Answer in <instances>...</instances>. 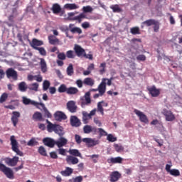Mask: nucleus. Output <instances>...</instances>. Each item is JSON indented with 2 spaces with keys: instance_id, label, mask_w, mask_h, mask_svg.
Segmentation results:
<instances>
[{
  "instance_id": "nucleus-55",
  "label": "nucleus",
  "mask_w": 182,
  "mask_h": 182,
  "mask_svg": "<svg viewBox=\"0 0 182 182\" xmlns=\"http://www.w3.org/2000/svg\"><path fill=\"white\" fill-rule=\"evenodd\" d=\"M36 50H38L40 55H42V56H46V50L43 47L36 48Z\"/></svg>"
},
{
  "instance_id": "nucleus-33",
  "label": "nucleus",
  "mask_w": 182,
  "mask_h": 182,
  "mask_svg": "<svg viewBox=\"0 0 182 182\" xmlns=\"http://www.w3.org/2000/svg\"><path fill=\"white\" fill-rule=\"evenodd\" d=\"M79 90L75 87H70L67 88V95H77Z\"/></svg>"
},
{
  "instance_id": "nucleus-64",
  "label": "nucleus",
  "mask_w": 182,
  "mask_h": 182,
  "mask_svg": "<svg viewBox=\"0 0 182 182\" xmlns=\"http://www.w3.org/2000/svg\"><path fill=\"white\" fill-rule=\"evenodd\" d=\"M58 154H60L61 156H66V149L63 148H60L58 149Z\"/></svg>"
},
{
  "instance_id": "nucleus-30",
  "label": "nucleus",
  "mask_w": 182,
  "mask_h": 182,
  "mask_svg": "<svg viewBox=\"0 0 182 182\" xmlns=\"http://www.w3.org/2000/svg\"><path fill=\"white\" fill-rule=\"evenodd\" d=\"M59 29L61 31V32H65L66 37L69 38V39H73V36H69V27L68 26H60Z\"/></svg>"
},
{
  "instance_id": "nucleus-47",
  "label": "nucleus",
  "mask_w": 182,
  "mask_h": 182,
  "mask_svg": "<svg viewBox=\"0 0 182 182\" xmlns=\"http://www.w3.org/2000/svg\"><path fill=\"white\" fill-rule=\"evenodd\" d=\"M58 91L59 92V93H65V92L68 93V87H66V85L65 84H62L58 87Z\"/></svg>"
},
{
  "instance_id": "nucleus-39",
  "label": "nucleus",
  "mask_w": 182,
  "mask_h": 182,
  "mask_svg": "<svg viewBox=\"0 0 182 182\" xmlns=\"http://www.w3.org/2000/svg\"><path fill=\"white\" fill-rule=\"evenodd\" d=\"M48 41L50 45H56V43H59V40L58 39V38L53 36H48Z\"/></svg>"
},
{
  "instance_id": "nucleus-40",
  "label": "nucleus",
  "mask_w": 182,
  "mask_h": 182,
  "mask_svg": "<svg viewBox=\"0 0 182 182\" xmlns=\"http://www.w3.org/2000/svg\"><path fill=\"white\" fill-rule=\"evenodd\" d=\"M157 20L155 19H149L142 23L143 25H146V26H151L156 23Z\"/></svg>"
},
{
  "instance_id": "nucleus-1",
  "label": "nucleus",
  "mask_w": 182,
  "mask_h": 182,
  "mask_svg": "<svg viewBox=\"0 0 182 182\" xmlns=\"http://www.w3.org/2000/svg\"><path fill=\"white\" fill-rule=\"evenodd\" d=\"M0 171L1 173H4V174L7 177V178H9L10 180H14L15 178V176L14 174V171L12 168L6 166L5 164L0 163Z\"/></svg>"
},
{
  "instance_id": "nucleus-43",
  "label": "nucleus",
  "mask_w": 182,
  "mask_h": 182,
  "mask_svg": "<svg viewBox=\"0 0 182 182\" xmlns=\"http://www.w3.org/2000/svg\"><path fill=\"white\" fill-rule=\"evenodd\" d=\"M114 147L117 153H122V151H124V147L119 144H114Z\"/></svg>"
},
{
  "instance_id": "nucleus-21",
  "label": "nucleus",
  "mask_w": 182,
  "mask_h": 182,
  "mask_svg": "<svg viewBox=\"0 0 182 182\" xmlns=\"http://www.w3.org/2000/svg\"><path fill=\"white\" fill-rule=\"evenodd\" d=\"M73 173V168L70 167H65V171H61L60 174L63 176V177H69L70 176H72Z\"/></svg>"
},
{
  "instance_id": "nucleus-3",
  "label": "nucleus",
  "mask_w": 182,
  "mask_h": 182,
  "mask_svg": "<svg viewBox=\"0 0 182 182\" xmlns=\"http://www.w3.org/2000/svg\"><path fill=\"white\" fill-rule=\"evenodd\" d=\"M134 113L136 114V116L139 117L141 123H145V124H149V118H147V115L143 113V112L135 109H134Z\"/></svg>"
},
{
  "instance_id": "nucleus-14",
  "label": "nucleus",
  "mask_w": 182,
  "mask_h": 182,
  "mask_svg": "<svg viewBox=\"0 0 182 182\" xmlns=\"http://www.w3.org/2000/svg\"><path fill=\"white\" fill-rule=\"evenodd\" d=\"M70 123L72 127H79L82 122H80V119L77 118L76 116H71L70 118Z\"/></svg>"
},
{
  "instance_id": "nucleus-50",
  "label": "nucleus",
  "mask_w": 182,
  "mask_h": 182,
  "mask_svg": "<svg viewBox=\"0 0 182 182\" xmlns=\"http://www.w3.org/2000/svg\"><path fill=\"white\" fill-rule=\"evenodd\" d=\"M83 132L85 134H89L92 133V126H90V125L84 126Z\"/></svg>"
},
{
  "instance_id": "nucleus-18",
  "label": "nucleus",
  "mask_w": 182,
  "mask_h": 182,
  "mask_svg": "<svg viewBox=\"0 0 182 182\" xmlns=\"http://www.w3.org/2000/svg\"><path fill=\"white\" fill-rule=\"evenodd\" d=\"M120 177H122V174L120 173H119V171H113L110 174V180L109 181L111 182H116V181H119Z\"/></svg>"
},
{
  "instance_id": "nucleus-38",
  "label": "nucleus",
  "mask_w": 182,
  "mask_h": 182,
  "mask_svg": "<svg viewBox=\"0 0 182 182\" xmlns=\"http://www.w3.org/2000/svg\"><path fill=\"white\" fill-rule=\"evenodd\" d=\"M65 9H68L69 11H73V9H77V5L75 4H66L64 5Z\"/></svg>"
},
{
  "instance_id": "nucleus-16",
  "label": "nucleus",
  "mask_w": 182,
  "mask_h": 182,
  "mask_svg": "<svg viewBox=\"0 0 182 182\" xmlns=\"http://www.w3.org/2000/svg\"><path fill=\"white\" fill-rule=\"evenodd\" d=\"M106 78H103L102 81L98 86V92L100 96H103L106 93Z\"/></svg>"
},
{
  "instance_id": "nucleus-26",
  "label": "nucleus",
  "mask_w": 182,
  "mask_h": 182,
  "mask_svg": "<svg viewBox=\"0 0 182 182\" xmlns=\"http://www.w3.org/2000/svg\"><path fill=\"white\" fill-rule=\"evenodd\" d=\"M51 11H53V14H55V15H58V14H60V12L62 11V8L60 7V5L58 4H53Z\"/></svg>"
},
{
  "instance_id": "nucleus-7",
  "label": "nucleus",
  "mask_w": 182,
  "mask_h": 182,
  "mask_svg": "<svg viewBox=\"0 0 182 182\" xmlns=\"http://www.w3.org/2000/svg\"><path fill=\"white\" fill-rule=\"evenodd\" d=\"M162 113L164 116H165L166 122H173L176 120V116L171 110L164 109Z\"/></svg>"
},
{
  "instance_id": "nucleus-36",
  "label": "nucleus",
  "mask_w": 182,
  "mask_h": 182,
  "mask_svg": "<svg viewBox=\"0 0 182 182\" xmlns=\"http://www.w3.org/2000/svg\"><path fill=\"white\" fill-rule=\"evenodd\" d=\"M84 85H86V86H93L95 85V80L92 79L91 77H87L84 79L83 80Z\"/></svg>"
},
{
  "instance_id": "nucleus-22",
  "label": "nucleus",
  "mask_w": 182,
  "mask_h": 182,
  "mask_svg": "<svg viewBox=\"0 0 182 182\" xmlns=\"http://www.w3.org/2000/svg\"><path fill=\"white\" fill-rule=\"evenodd\" d=\"M42 45H43V41L36 38H33L31 43V46L33 47V49H36V48H39L38 46H42Z\"/></svg>"
},
{
  "instance_id": "nucleus-23",
  "label": "nucleus",
  "mask_w": 182,
  "mask_h": 182,
  "mask_svg": "<svg viewBox=\"0 0 182 182\" xmlns=\"http://www.w3.org/2000/svg\"><path fill=\"white\" fill-rule=\"evenodd\" d=\"M75 24L70 23L69 24V29L72 33H78L80 35L82 33V28L79 27H73Z\"/></svg>"
},
{
  "instance_id": "nucleus-12",
  "label": "nucleus",
  "mask_w": 182,
  "mask_h": 182,
  "mask_svg": "<svg viewBox=\"0 0 182 182\" xmlns=\"http://www.w3.org/2000/svg\"><path fill=\"white\" fill-rule=\"evenodd\" d=\"M43 143L44 146H47V147L53 149V147H55L56 141L53 140V139L46 137L43 139Z\"/></svg>"
},
{
  "instance_id": "nucleus-42",
  "label": "nucleus",
  "mask_w": 182,
  "mask_h": 182,
  "mask_svg": "<svg viewBox=\"0 0 182 182\" xmlns=\"http://www.w3.org/2000/svg\"><path fill=\"white\" fill-rule=\"evenodd\" d=\"M106 73V63H102L100 65L99 73L104 75Z\"/></svg>"
},
{
  "instance_id": "nucleus-61",
  "label": "nucleus",
  "mask_w": 182,
  "mask_h": 182,
  "mask_svg": "<svg viewBox=\"0 0 182 182\" xmlns=\"http://www.w3.org/2000/svg\"><path fill=\"white\" fill-rule=\"evenodd\" d=\"M92 159L93 163H97V159H99L100 156L99 154H92L91 156H89Z\"/></svg>"
},
{
  "instance_id": "nucleus-60",
  "label": "nucleus",
  "mask_w": 182,
  "mask_h": 182,
  "mask_svg": "<svg viewBox=\"0 0 182 182\" xmlns=\"http://www.w3.org/2000/svg\"><path fill=\"white\" fill-rule=\"evenodd\" d=\"M146 59V55L143 54L139 55L138 56H136V60H138V62H144Z\"/></svg>"
},
{
  "instance_id": "nucleus-8",
  "label": "nucleus",
  "mask_w": 182,
  "mask_h": 182,
  "mask_svg": "<svg viewBox=\"0 0 182 182\" xmlns=\"http://www.w3.org/2000/svg\"><path fill=\"white\" fill-rule=\"evenodd\" d=\"M12 116L11 118V123H13V126L16 127L18 123H19V118L21 117V113L19 112L14 111L12 112Z\"/></svg>"
},
{
  "instance_id": "nucleus-44",
  "label": "nucleus",
  "mask_w": 182,
  "mask_h": 182,
  "mask_svg": "<svg viewBox=\"0 0 182 182\" xmlns=\"http://www.w3.org/2000/svg\"><path fill=\"white\" fill-rule=\"evenodd\" d=\"M89 119H92V117L87 112H83L82 114V122L86 124Z\"/></svg>"
},
{
  "instance_id": "nucleus-4",
  "label": "nucleus",
  "mask_w": 182,
  "mask_h": 182,
  "mask_svg": "<svg viewBox=\"0 0 182 182\" xmlns=\"http://www.w3.org/2000/svg\"><path fill=\"white\" fill-rule=\"evenodd\" d=\"M4 161H5L7 166L10 167H15L18 164V161H19V157L14 156L13 158L6 157L4 159Z\"/></svg>"
},
{
  "instance_id": "nucleus-51",
  "label": "nucleus",
  "mask_w": 182,
  "mask_h": 182,
  "mask_svg": "<svg viewBox=\"0 0 182 182\" xmlns=\"http://www.w3.org/2000/svg\"><path fill=\"white\" fill-rule=\"evenodd\" d=\"M50 86V82L48 80H44L43 83V90L46 91L49 89Z\"/></svg>"
},
{
  "instance_id": "nucleus-54",
  "label": "nucleus",
  "mask_w": 182,
  "mask_h": 182,
  "mask_svg": "<svg viewBox=\"0 0 182 182\" xmlns=\"http://www.w3.org/2000/svg\"><path fill=\"white\" fill-rule=\"evenodd\" d=\"M169 173L171 176H173L174 177H178V176H180V171L178 169H171Z\"/></svg>"
},
{
  "instance_id": "nucleus-25",
  "label": "nucleus",
  "mask_w": 182,
  "mask_h": 182,
  "mask_svg": "<svg viewBox=\"0 0 182 182\" xmlns=\"http://www.w3.org/2000/svg\"><path fill=\"white\" fill-rule=\"evenodd\" d=\"M39 107L41 108L40 109H43V110H44L45 116L46 117H48V119H50V117H52V114L49 112V110H48V109L45 106V104L39 102Z\"/></svg>"
},
{
  "instance_id": "nucleus-31",
  "label": "nucleus",
  "mask_w": 182,
  "mask_h": 182,
  "mask_svg": "<svg viewBox=\"0 0 182 182\" xmlns=\"http://www.w3.org/2000/svg\"><path fill=\"white\" fill-rule=\"evenodd\" d=\"M68 153L70 154V156H73V157L82 158V154L77 149H69Z\"/></svg>"
},
{
  "instance_id": "nucleus-48",
  "label": "nucleus",
  "mask_w": 182,
  "mask_h": 182,
  "mask_svg": "<svg viewBox=\"0 0 182 182\" xmlns=\"http://www.w3.org/2000/svg\"><path fill=\"white\" fill-rule=\"evenodd\" d=\"M107 136V140H108V141H110L111 143H114V141H117V138L114 136L113 134H109Z\"/></svg>"
},
{
  "instance_id": "nucleus-11",
  "label": "nucleus",
  "mask_w": 182,
  "mask_h": 182,
  "mask_svg": "<svg viewBox=\"0 0 182 182\" xmlns=\"http://www.w3.org/2000/svg\"><path fill=\"white\" fill-rule=\"evenodd\" d=\"M23 105H31L32 106H35L37 109H41V107H39V102L31 100V99L26 98V97H23Z\"/></svg>"
},
{
  "instance_id": "nucleus-63",
  "label": "nucleus",
  "mask_w": 182,
  "mask_h": 182,
  "mask_svg": "<svg viewBox=\"0 0 182 182\" xmlns=\"http://www.w3.org/2000/svg\"><path fill=\"white\" fill-rule=\"evenodd\" d=\"M66 55L68 59H73V58H75V55H73V50L67 51Z\"/></svg>"
},
{
  "instance_id": "nucleus-27",
  "label": "nucleus",
  "mask_w": 182,
  "mask_h": 182,
  "mask_svg": "<svg viewBox=\"0 0 182 182\" xmlns=\"http://www.w3.org/2000/svg\"><path fill=\"white\" fill-rule=\"evenodd\" d=\"M40 60L41 72H43V73H46V72H48V65H46V61L43 58H41Z\"/></svg>"
},
{
  "instance_id": "nucleus-28",
  "label": "nucleus",
  "mask_w": 182,
  "mask_h": 182,
  "mask_svg": "<svg viewBox=\"0 0 182 182\" xmlns=\"http://www.w3.org/2000/svg\"><path fill=\"white\" fill-rule=\"evenodd\" d=\"M33 120L35 122H43V117L42 116V113L36 112L33 114Z\"/></svg>"
},
{
  "instance_id": "nucleus-17",
  "label": "nucleus",
  "mask_w": 182,
  "mask_h": 182,
  "mask_svg": "<svg viewBox=\"0 0 182 182\" xmlns=\"http://www.w3.org/2000/svg\"><path fill=\"white\" fill-rule=\"evenodd\" d=\"M54 117L58 122H62V120H66V119H68L66 114L61 111H57L54 114Z\"/></svg>"
},
{
  "instance_id": "nucleus-9",
  "label": "nucleus",
  "mask_w": 182,
  "mask_h": 182,
  "mask_svg": "<svg viewBox=\"0 0 182 182\" xmlns=\"http://www.w3.org/2000/svg\"><path fill=\"white\" fill-rule=\"evenodd\" d=\"M147 90L152 97L160 96V89H157L155 85L148 87Z\"/></svg>"
},
{
  "instance_id": "nucleus-35",
  "label": "nucleus",
  "mask_w": 182,
  "mask_h": 182,
  "mask_svg": "<svg viewBox=\"0 0 182 182\" xmlns=\"http://www.w3.org/2000/svg\"><path fill=\"white\" fill-rule=\"evenodd\" d=\"M86 14H85V13H81L78 16L73 17V21H77V22H79V23H80V22H82V19H86Z\"/></svg>"
},
{
  "instance_id": "nucleus-34",
  "label": "nucleus",
  "mask_w": 182,
  "mask_h": 182,
  "mask_svg": "<svg viewBox=\"0 0 182 182\" xmlns=\"http://www.w3.org/2000/svg\"><path fill=\"white\" fill-rule=\"evenodd\" d=\"M55 133L59 136H63L65 132H63V127L60 125H56L55 129H54Z\"/></svg>"
},
{
  "instance_id": "nucleus-46",
  "label": "nucleus",
  "mask_w": 182,
  "mask_h": 182,
  "mask_svg": "<svg viewBox=\"0 0 182 182\" xmlns=\"http://www.w3.org/2000/svg\"><path fill=\"white\" fill-rule=\"evenodd\" d=\"M39 87V84L34 82L28 86L29 90H34L35 92H38V88Z\"/></svg>"
},
{
  "instance_id": "nucleus-29",
  "label": "nucleus",
  "mask_w": 182,
  "mask_h": 182,
  "mask_svg": "<svg viewBox=\"0 0 182 182\" xmlns=\"http://www.w3.org/2000/svg\"><path fill=\"white\" fill-rule=\"evenodd\" d=\"M109 8L112 10V12H114V14H120L121 12H123V9L120 8V6H119V4L111 5Z\"/></svg>"
},
{
  "instance_id": "nucleus-37",
  "label": "nucleus",
  "mask_w": 182,
  "mask_h": 182,
  "mask_svg": "<svg viewBox=\"0 0 182 182\" xmlns=\"http://www.w3.org/2000/svg\"><path fill=\"white\" fill-rule=\"evenodd\" d=\"M18 90H20V92H26V90H28V85H26V82H20L18 84Z\"/></svg>"
},
{
  "instance_id": "nucleus-19",
  "label": "nucleus",
  "mask_w": 182,
  "mask_h": 182,
  "mask_svg": "<svg viewBox=\"0 0 182 182\" xmlns=\"http://www.w3.org/2000/svg\"><path fill=\"white\" fill-rule=\"evenodd\" d=\"M66 161L68 164H77V163H79V159L76 156H68Z\"/></svg>"
},
{
  "instance_id": "nucleus-20",
  "label": "nucleus",
  "mask_w": 182,
  "mask_h": 182,
  "mask_svg": "<svg viewBox=\"0 0 182 182\" xmlns=\"http://www.w3.org/2000/svg\"><path fill=\"white\" fill-rule=\"evenodd\" d=\"M56 146H58V149L63 147V146H66L68 144V139L63 137H60L58 141H55Z\"/></svg>"
},
{
  "instance_id": "nucleus-59",
  "label": "nucleus",
  "mask_w": 182,
  "mask_h": 182,
  "mask_svg": "<svg viewBox=\"0 0 182 182\" xmlns=\"http://www.w3.org/2000/svg\"><path fill=\"white\" fill-rule=\"evenodd\" d=\"M6 99H8V94L4 92L0 97V103L5 102L6 101Z\"/></svg>"
},
{
  "instance_id": "nucleus-57",
  "label": "nucleus",
  "mask_w": 182,
  "mask_h": 182,
  "mask_svg": "<svg viewBox=\"0 0 182 182\" xmlns=\"http://www.w3.org/2000/svg\"><path fill=\"white\" fill-rule=\"evenodd\" d=\"M97 111L100 112L101 114H105V109H103V105L101 102L97 103Z\"/></svg>"
},
{
  "instance_id": "nucleus-41",
  "label": "nucleus",
  "mask_w": 182,
  "mask_h": 182,
  "mask_svg": "<svg viewBox=\"0 0 182 182\" xmlns=\"http://www.w3.org/2000/svg\"><path fill=\"white\" fill-rule=\"evenodd\" d=\"M38 144H39V142H38V141H36V139L33 137L31 138V140H29L28 142L27 143V145L31 147H33V146H38Z\"/></svg>"
},
{
  "instance_id": "nucleus-24",
  "label": "nucleus",
  "mask_w": 182,
  "mask_h": 182,
  "mask_svg": "<svg viewBox=\"0 0 182 182\" xmlns=\"http://www.w3.org/2000/svg\"><path fill=\"white\" fill-rule=\"evenodd\" d=\"M108 163H112V164H122L123 163V158L117 156L115 158H111L108 159Z\"/></svg>"
},
{
  "instance_id": "nucleus-2",
  "label": "nucleus",
  "mask_w": 182,
  "mask_h": 182,
  "mask_svg": "<svg viewBox=\"0 0 182 182\" xmlns=\"http://www.w3.org/2000/svg\"><path fill=\"white\" fill-rule=\"evenodd\" d=\"M10 141L11 145V149L14 153H16L17 156H20L21 157L23 156V152L19 150V146H18V141L15 139V136L12 135L10 137Z\"/></svg>"
},
{
  "instance_id": "nucleus-5",
  "label": "nucleus",
  "mask_w": 182,
  "mask_h": 182,
  "mask_svg": "<svg viewBox=\"0 0 182 182\" xmlns=\"http://www.w3.org/2000/svg\"><path fill=\"white\" fill-rule=\"evenodd\" d=\"M81 107L89 106L92 103V99H90V91L87 92L84 97L81 98Z\"/></svg>"
},
{
  "instance_id": "nucleus-56",
  "label": "nucleus",
  "mask_w": 182,
  "mask_h": 182,
  "mask_svg": "<svg viewBox=\"0 0 182 182\" xmlns=\"http://www.w3.org/2000/svg\"><path fill=\"white\" fill-rule=\"evenodd\" d=\"M154 32H159L160 31V22L159 21H156L153 26Z\"/></svg>"
},
{
  "instance_id": "nucleus-10",
  "label": "nucleus",
  "mask_w": 182,
  "mask_h": 182,
  "mask_svg": "<svg viewBox=\"0 0 182 182\" xmlns=\"http://www.w3.org/2000/svg\"><path fill=\"white\" fill-rule=\"evenodd\" d=\"M6 75L8 79L12 77L14 80H18V73L14 68H9L6 71Z\"/></svg>"
},
{
  "instance_id": "nucleus-15",
  "label": "nucleus",
  "mask_w": 182,
  "mask_h": 182,
  "mask_svg": "<svg viewBox=\"0 0 182 182\" xmlns=\"http://www.w3.org/2000/svg\"><path fill=\"white\" fill-rule=\"evenodd\" d=\"M67 108L70 113H76L77 111V106L76 105V102L75 101H69L67 103Z\"/></svg>"
},
{
  "instance_id": "nucleus-6",
  "label": "nucleus",
  "mask_w": 182,
  "mask_h": 182,
  "mask_svg": "<svg viewBox=\"0 0 182 182\" xmlns=\"http://www.w3.org/2000/svg\"><path fill=\"white\" fill-rule=\"evenodd\" d=\"M82 141L86 144L87 147H95V146H97L100 143L99 140L92 138H83Z\"/></svg>"
},
{
  "instance_id": "nucleus-13",
  "label": "nucleus",
  "mask_w": 182,
  "mask_h": 182,
  "mask_svg": "<svg viewBox=\"0 0 182 182\" xmlns=\"http://www.w3.org/2000/svg\"><path fill=\"white\" fill-rule=\"evenodd\" d=\"M75 53H76L77 56L78 58H83V55H85L86 50L83 48H82L80 46L75 44L74 47Z\"/></svg>"
},
{
  "instance_id": "nucleus-49",
  "label": "nucleus",
  "mask_w": 182,
  "mask_h": 182,
  "mask_svg": "<svg viewBox=\"0 0 182 182\" xmlns=\"http://www.w3.org/2000/svg\"><path fill=\"white\" fill-rule=\"evenodd\" d=\"M132 35H140V28L139 27H133L130 29Z\"/></svg>"
},
{
  "instance_id": "nucleus-62",
  "label": "nucleus",
  "mask_w": 182,
  "mask_h": 182,
  "mask_svg": "<svg viewBox=\"0 0 182 182\" xmlns=\"http://www.w3.org/2000/svg\"><path fill=\"white\" fill-rule=\"evenodd\" d=\"M58 59H60V60H65V59H66V55L65 54V53L58 52Z\"/></svg>"
},
{
  "instance_id": "nucleus-58",
  "label": "nucleus",
  "mask_w": 182,
  "mask_h": 182,
  "mask_svg": "<svg viewBox=\"0 0 182 182\" xmlns=\"http://www.w3.org/2000/svg\"><path fill=\"white\" fill-rule=\"evenodd\" d=\"M98 133L100 137H103V136H107V132L105 131L102 128H98Z\"/></svg>"
},
{
  "instance_id": "nucleus-45",
  "label": "nucleus",
  "mask_w": 182,
  "mask_h": 182,
  "mask_svg": "<svg viewBox=\"0 0 182 182\" xmlns=\"http://www.w3.org/2000/svg\"><path fill=\"white\" fill-rule=\"evenodd\" d=\"M38 151L39 154H41V156H44L45 157H46V156H48V154L46 153V149L43 146H41L38 148Z\"/></svg>"
},
{
  "instance_id": "nucleus-32",
  "label": "nucleus",
  "mask_w": 182,
  "mask_h": 182,
  "mask_svg": "<svg viewBox=\"0 0 182 182\" xmlns=\"http://www.w3.org/2000/svg\"><path fill=\"white\" fill-rule=\"evenodd\" d=\"M47 125V130L49 133H52V132H55V129L56 128V126L58 124H53L52 122H50L49 120H46Z\"/></svg>"
},
{
  "instance_id": "nucleus-52",
  "label": "nucleus",
  "mask_w": 182,
  "mask_h": 182,
  "mask_svg": "<svg viewBox=\"0 0 182 182\" xmlns=\"http://www.w3.org/2000/svg\"><path fill=\"white\" fill-rule=\"evenodd\" d=\"M82 11H83L84 14H89V13L93 11V8H92V6H83Z\"/></svg>"
},
{
  "instance_id": "nucleus-53",
  "label": "nucleus",
  "mask_w": 182,
  "mask_h": 182,
  "mask_svg": "<svg viewBox=\"0 0 182 182\" xmlns=\"http://www.w3.org/2000/svg\"><path fill=\"white\" fill-rule=\"evenodd\" d=\"M67 75L68 76H72L73 75V65L70 64L67 68Z\"/></svg>"
}]
</instances>
